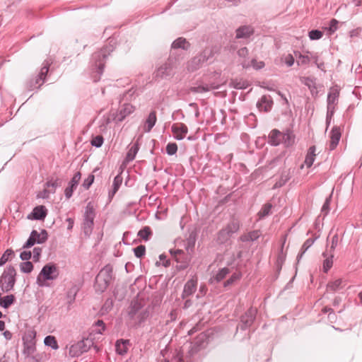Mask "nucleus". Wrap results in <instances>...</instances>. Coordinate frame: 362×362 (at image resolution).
Instances as JSON below:
<instances>
[{
    "label": "nucleus",
    "instance_id": "obj_60",
    "mask_svg": "<svg viewBox=\"0 0 362 362\" xmlns=\"http://www.w3.org/2000/svg\"><path fill=\"white\" fill-rule=\"evenodd\" d=\"M66 221L69 222L68 229H69V230L73 228L74 221L71 218H68L66 219Z\"/></svg>",
    "mask_w": 362,
    "mask_h": 362
},
{
    "label": "nucleus",
    "instance_id": "obj_51",
    "mask_svg": "<svg viewBox=\"0 0 362 362\" xmlns=\"http://www.w3.org/2000/svg\"><path fill=\"white\" fill-rule=\"evenodd\" d=\"M338 21L336 19H332L330 21L329 30L331 33L335 32L337 29Z\"/></svg>",
    "mask_w": 362,
    "mask_h": 362
},
{
    "label": "nucleus",
    "instance_id": "obj_43",
    "mask_svg": "<svg viewBox=\"0 0 362 362\" xmlns=\"http://www.w3.org/2000/svg\"><path fill=\"white\" fill-rule=\"evenodd\" d=\"M341 284V279L335 280L334 281L328 284L327 289L332 291H336L340 286Z\"/></svg>",
    "mask_w": 362,
    "mask_h": 362
},
{
    "label": "nucleus",
    "instance_id": "obj_5",
    "mask_svg": "<svg viewBox=\"0 0 362 362\" xmlns=\"http://www.w3.org/2000/svg\"><path fill=\"white\" fill-rule=\"evenodd\" d=\"M59 275V271L57 265L54 263H48L42 268L39 275L37 277V282L41 286H47L45 284L41 283L42 278L45 281H54L58 278Z\"/></svg>",
    "mask_w": 362,
    "mask_h": 362
},
{
    "label": "nucleus",
    "instance_id": "obj_22",
    "mask_svg": "<svg viewBox=\"0 0 362 362\" xmlns=\"http://www.w3.org/2000/svg\"><path fill=\"white\" fill-rule=\"evenodd\" d=\"M62 179L57 177H51L46 182V183L45 184V186L46 187L53 188V190H52L51 192L54 193L56 188L60 187L62 185Z\"/></svg>",
    "mask_w": 362,
    "mask_h": 362
},
{
    "label": "nucleus",
    "instance_id": "obj_59",
    "mask_svg": "<svg viewBox=\"0 0 362 362\" xmlns=\"http://www.w3.org/2000/svg\"><path fill=\"white\" fill-rule=\"evenodd\" d=\"M247 53H248V50L246 47H243L238 51V54L240 56H245L247 54Z\"/></svg>",
    "mask_w": 362,
    "mask_h": 362
},
{
    "label": "nucleus",
    "instance_id": "obj_35",
    "mask_svg": "<svg viewBox=\"0 0 362 362\" xmlns=\"http://www.w3.org/2000/svg\"><path fill=\"white\" fill-rule=\"evenodd\" d=\"M13 252L11 249L6 250L0 258V267L4 265L8 260L9 257L13 255Z\"/></svg>",
    "mask_w": 362,
    "mask_h": 362
},
{
    "label": "nucleus",
    "instance_id": "obj_44",
    "mask_svg": "<svg viewBox=\"0 0 362 362\" xmlns=\"http://www.w3.org/2000/svg\"><path fill=\"white\" fill-rule=\"evenodd\" d=\"M93 181H94V175H89L88 176V177L83 180L82 185L86 189H88L90 187V185L93 184Z\"/></svg>",
    "mask_w": 362,
    "mask_h": 362
},
{
    "label": "nucleus",
    "instance_id": "obj_24",
    "mask_svg": "<svg viewBox=\"0 0 362 362\" xmlns=\"http://www.w3.org/2000/svg\"><path fill=\"white\" fill-rule=\"evenodd\" d=\"M139 144L138 143L133 144L129 148L128 152L126 156L127 161L133 160L139 151Z\"/></svg>",
    "mask_w": 362,
    "mask_h": 362
},
{
    "label": "nucleus",
    "instance_id": "obj_26",
    "mask_svg": "<svg viewBox=\"0 0 362 362\" xmlns=\"http://www.w3.org/2000/svg\"><path fill=\"white\" fill-rule=\"evenodd\" d=\"M44 344L45 346H49L54 350H57L59 349V345L56 338L54 336L49 335L45 337L44 339Z\"/></svg>",
    "mask_w": 362,
    "mask_h": 362
},
{
    "label": "nucleus",
    "instance_id": "obj_28",
    "mask_svg": "<svg viewBox=\"0 0 362 362\" xmlns=\"http://www.w3.org/2000/svg\"><path fill=\"white\" fill-rule=\"evenodd\" d=\"M134 111V107L131 104H124L120 110V115H122L119 120H122L126 116L130 115Z\"/></svg>",
    "mask_w": 362,
    "mask_h": 362
},
{
    "label": "nucleus",
    "instance_id": "obj_39",
    "mask_svg": "<svg viewBox=\"0 0 362 362\" xmlns=\"http://www.w3.org/2000/svg\"><path fill=\"white\" fill-rule=\"evenodd\" d=\"M177 151V146L175 143H169L166 146V152L168 155H174Z\"/></svg>",
    "mask_w": 362,
    "mask_h": 362
},
{
    "label": "nucleus",
    "instance_id": "obj_7",
    "mask_svg": "<svg viewBox=\"0 0 362 362\" xmlns=\"http://www.w3.org/2000/svg\"><path fill=\"white\" fill-rule=\"evenodd\" d=\"M35 337L36 332L34 330H28L22 338L23 354L27 358L32 357L36 351Z\"/></svg>",
    "mask_w": 362,
    "mask_h": 362
},
{
    "label": "nucleus",
    "instance_id": "obj_13",
    "mask_svg": "<svg viewBox=\"0 0 362 362\" xmlns=\"http://www.w3.org/2000/svg\"><path fill=\"white\" fill-rule=\"evenodd\" d=\"M197 286V280L196 279H192L185 284L183 289V292L182 294V298H186L193 294Z\"/></svg>",
    "mask_w": 362,
    "mask_h": 362
},
{
    "label": "nucleus",
    "instance_id": "obj_53",
    "mask_svg": "<svg viewBox=\"0 0 362 362\" xmlns=\"http://www.w3.org/2000/svg\"><path fill=\"white\" fill-rule=\"evenodd\" d=\"M51 192L47 189H45L37 194L38 198L47 199L49 198V193Z\"/></svg>",
    "mask_w": 362,
    "mask_h": 362
},
{
    "label": "nucleus",
    "instance_id": "obj_47",
    "mask_svg": "<svg viewBox=\"0 0 362 362\" xmlns=\"http://www.w3.org/2000/svg\"><path fill=\"white\" fill-rule=\"evenodd\" d=\"M332 266V258H327L323 263V268L325 272H327Z\"/></svg>",
    "mask_w": 362,
    "mask_h": 362
},
{
    "label": "nucleus",
    "instance_id": "obj_15",
    "mask_svg": "<svg viewBox=\"0 0 362 362\" xmlns=\"http://www.w3.org/2000/svg\"><path fill=\"white\" fill-rule=\"evenodd\" d=\"M47 216V209L44 206H36L33 209L31 214L28 215V218H30L31 216L35 220H43Z\"/></svg>",
    "mask_w": 362,
    "mask_h": 362
},
{
    "label": "nucleus",
    "instance_id": "obj_27",
    "mask_svg": "<svg viewBox=\"0 0 362 362\" xmlns=\"http://www.w3.org/2000/svg\"><path fill=\"white\" fill-rule=\"evenodd\" d=\"M315 54H314L315 56ZM313 54L308 52V54H302L300 53L298 54L297 64L298 65H305L310 63L311 59H313Z\"/></svg>",
    "mask_w": 362,
    "mask_h": 362
},
{
    "label": "nucleus",
    "instance_id": "obj_34",
    "mask_svg": "<svg viewBox=\"0 0 362 362\" xmlns=\"http://www.w3.org/2000/svg\"><path fill=\"white\" fill-rule=\"evenodd\" d=\"M272 208V205L271 204L267 203V204H264L262 206V208L261 209V210L259 211L258 216L260 218H263V217L269 215Z\"/></svg>",
    "mask_w": 362,
    "mask_h": 362
},
{
    "label": "nucleus",
    "instance_id": "obj_40",
    "mask_svg": "<svg viewBox=\"0 0 362 362\" xmlns=\"http://www.w3.org/2000/svg\"><path fill=\"white\" fill-rule=\"evenodd\" d=\"M303 82L305 85L308 86L311 91H313L314 89H316L315 82V80H313V78L308 77L304 78Z\"/></svg>",
    "mask_w": 362,
    "mask_h": 362
},
{
    "label": "nucleus",
    "instance_id": "obj_6",
    "mask_svg": "<svg viewBox=\"0 0 362 362\" xmlns=\"http://www.w3.org/2000/svg\"><path fill=\"white\" fill-rule=\"evenodd\" d=\"M52 63V62L51 59L45 60L42 67L35 78L30 79L26 83V88L28 90H33L35 88H38L44 83L45 77L49 71V66Z\"/></svg>",
    "mask_w": 362,
    "mask_h": 362
},
{
    "label": "nucleus",
    "instance_id": "obj_38",
    "mask_svg": "<svg viewBox=\"0 0 362 362\" xmlns=\"http://www.w3.org/2000/svg\"><path fill=\"white\" fill-rule=\"evenodd\" d=\"M323 35L322 32L317 30H313L309 32V37L312 40H319Z\"/></svg>",
    "mask_w": 362,
    "mask_h": 362
},
{
    "label": "nucleus",
    "instance_id": "obj_10",
    "mask_svg": "<svg viewBox=\"0 0 362 362\" xmlns=\"http://www.w3.org/2000/svg\"><path fill=\"white\" fill-rule=\"evenodd\" d=\"M48 238L47 232L46 230L42 229L40 233L33 230L30 234L28 240L23 246V249H27L33 246L35 243L42 244L47 241Z\"/></svg>",
    "mask_w": 362,
    "mask_h": 362
},
{
    "label": "nucleus",
    "instance_id": "obj_14",
    "mask_svg": "<svg viewBox=\"0 0 362 362\" xmlns=\"http://www.w3.org/2000/svg\"><path fill=\"white\" fill-rule=\"evenodd\" d=\"M341 131L337 127H334L330 132L329 148L334 149L339 144L341 138Z\"/></svg>",
    "mask_w": 362,
    "mask_h": 362
},
{
    "label": "nucleus",
    "instance_id": "obj_20",
    "mask_svg": "<svg viewBox=\"0 0 362 362\" xmlns=\"http://www.w3.org/2000/svg\"><path fill=\"white\" fill-rule=\"evenodd\" d=\"M272 102L267 97L263 96L257 103V107L260 111L268 112L271 110Z\"/></svg>",
    "mask_w": 362,
    "mask_h": 362
},
{
    "label": "nucleus",
    "instance_id": "obj_50",
    "mask_svg": "<svg viewBox=\"0 0 362 362\" xmlns=\"http://www.w3.org/2000/svg\"><path fill=\"white\" fill-rule=\"evenodd\" d=\"M240 277V274H234L231 277L224 283V286H226L230 284H233L235 281L239 279Z\"/></svg>",
    "mask_w": 362,
    "mask_h": 362
},
{
    "label": "nucleus",
    "instance_id": "obj_18",
    "mask_svg": "<svg viewBox=\"0 0 362 362\" xmlns=\"http://www.w3.org/2000/svg\"><path fill=\"white\" fill-rule=\"evenodd\" d=\"M339 95V90L337 87H332L329 89L328 97H327V103L328 107L330 108L332 105L335 104V103L338 100V97Z\"/></svg>",
    "mask_w": 362,
    "mask_h": 362
},
{
    "label": "nucleus",
    "instance_id": "obj_37",
    "mask_svg": "<svg viewBox=\"0 0 362 362\" xmlns=\"http://www.w3.org/2000/svg\"><path fill=\"white\" fill-rule=\"evenodd\" d=\"M134 255L138 258H141L146 252V247L144 245H139L134 249Z\"/></svg>",
    "mask_w": 362,
    "mask_h": 362
},
{
    "label": "nucleus",
    "instance_id": "obj_23",
    "mask_svg": "<svg viewBox=\"0 0 362 362\" xmlns=\"http://www.w3.org/2000/svg\"><path fill=\"white\" fill-rule=\"evenodd\" d=\"M129 345V340L117 341L116 344V351L118 354L122 355L127 353Z\"/></svg>",
    "mask_w": 362,
    "mask_h": 362
},
{
    "label": "nucleus",
    "instance_id": "obj_41",
    "mask_svg": "<svg viewBox=\"0 0 362 362\" xmlns=\"http://www.w3.org/2000/svg\"><path fill=\"white\" fill-rule=\"evenodd\" d=\"M241 320L246 325H250L253 320L252 311H249L248 313H245V315L242 317Z\"/></svg>",
    "mask_w": 362,
    "mask_h": 362
},
{
    "label": "nucleus",
    "instance_id": "obj_21",
    "mask_svg": "<svg viewBox=\"0 0 362 362\" xmlns=\"http://www.w3.org/2000/svg\"><path fill=\"white\" fill-rule=\"evenodd\" d=\"M253 32L254 30L252 27L247 25L242 26L236 30V37H248L253 33Z\"/></svg>",
    "mask_w": 362,
    "mask_h": 362
},
{
    "label": "nucleus",
    "instance_id": "obj_1",
    "mask_svg": "<svg viewBox=\"0 0 362 362\" xmlns=\"http://www.w3.org/2000/svg\"><path fill=\"white\" fill-rule=\"evenodd\" d=\"M105 329V325L103 320H98L90 328V333L89 337L78 341L75 345L70 348V353L74 352V354L78 355L82 353L86 352L89 350L90 346L93 345V338L92 334L95 332L101 334L102 332Z\"/></svg>",
    "mask_w": 362,
    "mask_h": 362
},
{
    "label": "nucleus",
    "instance_id": "obj_62",
    "mask_svg": "<svg viewBox=\"0 0 362 362\" xmlns=\"http://www.w3.org/2000/svg\"><path fill=\"white\" fill-rule=\"evenodd\" d=\"M199 291H200V292H202L204 294H205V293H206V286H202L200 287V290H199Z\"/></svg>",
    "mask_w": 362,
    "mask_h": 362
},
{
    "label": "nucleus",
    "instance_id": "obj_12",
    "mask_svg": "<svg viewBox=\"0 0 362 362\" xmlns=\"http://www.w3.org/2000/svg\"><path fill=\"white\" fill-rule=\"evenodd\" d=\"M172 132L175 139L182 140L186 136L188 128L183 123H175L172 125Z\"/></svg>",
    "mask_w": 362,
    "mask_h": 362
},
{
    "label": "nucleus",
    "instance_id": "obj_45",
    "mask_svg": "<svg viewBox=\"0 0 362 362\" xmlns=\"http://www.w3.org/2000/svg\"><path fill=\"white\" fill-rule=\"evenodd\" d=\"M259 237V232L258 231H252L248 233V235L242 237V239L243 240H255Z\"/></svg>",
    "mask_w": 362,
    "mask_h": 362
},
{
    "label": "nucleus",
    "instance_id": "obj_36",
    "mask_svg": "<svg viewBox=\"0 0 362 362\" xmlns=\"http://www.w3.org/2000/svg\"><path fill=\"white\" fill-rule=\"evenodd\" d=\"M229 272L230 271L228 268H223L217 273L214 279L216 281H220L223 280L229 274Z\"/></svg>",
    "mask_w": 362,
    "mask_h": 362
},
{
    "label": "nucleus",
    "instance_id": "obj_9",
    "mask_svg": "<svg viewBox=\"0 0 362 362\" xmlns=\"http://www.w3.org/2000/svg\"><path fill=\"white\" fill-rule=\"evenodd\" d=\"M95 218V209L91 202L88 203L85 212L84 220L83 224V232L86 235L88 236L92 232L93 227V221Z\"/></svg>",
    "mask_w": 362,
    "mask_h": 362
},
{
    "label": "nucleus",
    "instance_id": "obj_55",
    "mask_svg": "<svg viewBox=\"0 0 362 362\" xmlns=\"http://www.w3.org/2000/svg\"><path fill=\"white\" fill-rule=\"evenodd\" d=\"M252 65L255 69H259L264 66V64L263 62H257L256 60H252Z\"/></svg>",
    "mask_w": 362,
    "mask_h": 362
},
{
    "label": "nucleus",
    "instance_id": "obj_54",
    "mask_svg": "<svg viewBox=\"0 0 362 362\" xmlns=\"http://www.w3.org/2000/svg\"><path fill=\"white\" fill-rule=\"evenodd\" d=\"M313 60L314 61V62L316 64V65L317 66V67L320 69L325 71V69H324V68H325L324 63L323 62H319L318 57L317 55H315V56L313 57Z\"/></svg>",
    "mask_w": 362,
    "mask_h": 362
},
{
    "label": "nucleus",
    "instance_id": "obj_63",
    "mask_svg": "<svg viewBox=\"0 0 362 362\" xmlns=\"http://www.w3.org/2000/svg\"><path fill=\"white\" fill-rule=\"evenodd\" d=\"M190 305H191V301H190V300H187L185 301V303L184 307H185V308H188L189 306H190Z\"/></svg>",
    "mask_w": 362,
    "mask_h": 362
},
{
    "label": "nucleus",
    "instance_id": "obj_25",
    "mask_svg": "<svg viewBox=\"0 0 362 362\" xmlns=\"http://www.w3.org/2000/svg\"><path fill=\"white\" fill-rule=\"evenodd\" d=\"M15 298L13 295H8L4 298H1V293H0V306L8 308L14 302Z\"/></svg>",
    "mask_w": 362,
    "mask_h": 362
},
{
    "label": "nucleus",
    "instance_id": "obj_52",
    "mask_svg": "<svg viewBox=\"0 0 362 362\" xmlns=\"http://www.w3.org/2000/svg\"><path fill=\"white\" fill-rule=\"evenodd\" d=\"M285 63L288 66H291L294 64V58L291 54H288L284 59Z\"/></svg>",
    "mask_w": 362,
    "mask_h": 362
},
{
    "label": "nucleus",
    "instance_id": "obj_3",
    "mask_svg": "<svg viewBox=\"0 0 362 362\" xmlns=\"http://www.w3.org/2000/svg\"><path fill=\"white\" fill-rule=\"evenodd\" d=\"M113 267L110 264L103 267L95 278V288L98 292H103L112 280Z\"/></svg>",
    "mask_w": 362,
    "mask_h": 362
},
{
    "label": "nucleus",
    "instance_id": "obj_31",
    "mask_svg": "<svg viewBox=\"0 0 362 362\" xmlns=\"http://www.w3.org/2000/svg\"><path fill=\"white\" fill-rule=\"evenodd\" d=\"M216 88H218V86H213V85H211V86H198V87H194V88H192L191 90L193 92H197V93H200V92H206V91H209L211 90H214V89H216Z\"/></svg>",
    "mask_w": 362,
    "mask_h": 362
},
{
    "label": "nucleus",
    "instance_id": "obj_46",
    "mask_svg": "<svg viewBox=\"0 0 362 362\" xmlns=\"http://www.w3.org/2000/svg\"><path fill=\"white\" fill-rule=\"evenodd\" d=\"M42 252V248L39 247H36L33 249V260L35 262H37L40 259V255Z\"/></svg>",
    "mask_w": 362,
    "mask_h": 362
},
{
    "label": "nucleus",
    "instance_id": "obj_33",
    "mask_svg": "<svg viewBox=\"0 0 362 362\" xmlns=\"http://www.w3.org/2000/svg\"><path fill=\"white\" fill-rule=\"evenodd\" d=\"M151 235V228L148 226L144 227L143 229L140 230L138 233V236L141 238L147 240L149 238V236Z\"/></svg>",
    "mask_w": 362,
    "mask_h": 362
},
{
    "label": "nucleus",
    "instance_id": "obj_2",
    "mask_svg": "<svg viewBox=\"0 0 362 362\" xmlns=\"http://www.w3.org/2000/svg\"><path fill=\"white\" fill-rule=\"evenodd\" d=\"M113 49L111 46L105 47L100 51L95 52L91 57L90 67L93 71L101 75L104 66L110 56Z\"/></svg>",
    "mask_w": 362,
    "mask_h": 362
},
{
    "label": "nucleus",
    "instance_id": "obj_61",
    "mask_svg": "<svg viewBox=\"0 0 362 362\" xmlns=\"http://www.w3.org/2000/svg\"><path fill=\"white\" fill-rule=\"evenodd\" d=\"M5 329V322L0 320V331H4Z\"/></svg>",
    "mask_w": 362,
    "mask_h": 362
},
{
    "label": "nucleus",
    "instance_id": "obj_58",
    "mask_svg": "<svg viewBox=\"0 0 362 362\" xmlns=\"http://www.w3.org/2000/svg\"><path fill=\"white\" fill-rule=\"evenodd\" d=\"M3 334L6 339L7 340H10L13 336L12 333L8 330L4 331Z\"/></svg>",
    "mask_w": 362,
    "mask_h": 362
},
{
    "label": "nucleus",
    "instance_id": "obj_29",
    "mask_svg": "<svg viewBox=\"0 0 362 362\" xmlns=\"http://www.w3.org/2000/svg\"><path fill=\"white\" fill-rule=\"evenodd\" d=\"M173 47L174 48L187 49L189 47V43L185 38L180 37L173 42Z\"/></svg>",
    "mask_w": 362,
    "mask_h": 362
},
{
    "label": "nucleus",
    "instance_id": "obj_42",
    "mask_svg": "<svg viewBox=\"0 0 362 362\" xmlns=\"http://www.w3.org/2000/svg\"><path fill=\"white\" fill-rule=\"evenodd\" d=\"M103 138L102 136H96L95 137L93 138L91 141V145L99 148L103 145Z\"/></svg>",
    "mask_w": 362,
    "mask_h": 362
},
{
    "label": "nucleus",
    "instance_id": "obj_48",
    "mask_svg": "<svg viewBox=\"0 0 362 362\" xmlns=\"http://www.w3.org/2000/svg\"><path fill=\"white\" fill-rule=\"evenodd\" d=\"M32 254L30 251H23L21 253L20 257L22 260L26 262L31 258Z\"/></svg>",
    "mask_w": 362,
    "mask_h": 362
},
{
    "label": "nucleus",
    "instance_id": "obj_30",
    "mask_svg": "<svg viewBox=\"0 0 362 362\" xmlns=\"http://www.w3.org/2000/svg\"><path fill=\"white\" fill-rule=\"evenodd\" d=\"M20 269L23 273L29 274L33 269V264L31 262L26 261V262L21 263Z\"/></svg>",
    "mask_w": 362,
    "mask_h": 362
},
{
    "label": "nucleus",
    "instance_id": "obj_19",
    "mask_svg": "<svg viewBox=\"0 0 362 362\" xmlns=\"http://www.w3.org/2000/svg\"><path fill=\"white\" fill-rule=\"evenodd\" d=\"M315 151L316 148L315 146H310L309 148L304 161V163L307 166V168L311 167L312 165L313 164V162L316 156Z\"/></svg>",
    "mask_w": 362,
    "mask_h": 362
},
{
    "label": "nucleus",
    "instance_id": "obj_64",
    "mask_svg": "<svg viewBox=\"0 0 362 362\" xmlns=\"http://www.w3.org/2000/svg\"><path fill=\"white\" fill-rule=\"evenodd\" d=\"M328 204H329V202H328V201L327 200V201L325 202V203L324 204L323 206H322V210H325V209H327V206H328Z\"/></svg>",
    "mask_w": 362,
    "mask_h": 362
},
{
    "label": "nucleus",
    "instance_id": "obj_57",
    "mask_svg": "<svg viewBox=\"0 0 362 362\" xmlns=\"http://www.w3.org/2000/svg\"><path fill=\"white\" fill-rule=\"evenodd\" d=\"M122 182V179L119 177H115V193L116 192L119 185Z\"/></svg>",
    "mask_w": 362,
    "mask_h": 362
},
{
    "label": "nucleus",
    "instance_id": "obj_56",
    "mask_svg": "<svg viewBox=\"0 0 362 362\" xmlns=\"http://www.w3.org/2000/svg\"><path fill=\"white\" fill-rule=\"evenodd\" d=\"M171 254L175 257L176 261H179L177 259V255H180L183 253V251L181 250H171Z\"/></svg>",
    "mask_w": 362,
    "mask_h": 362
},
{
    "label": "nucleus",
    "instance_id": "obj_16",
    "mask_svg": "<svg viewBox=\"0 0 362 362\" xmlns=\"http://www.w3.org/2000/svg\"><path fill=\"white\" fill-rule=\"evenodd\" d=\"M284 140L283 133L277 129H273L269 135V142L274 146L280 144Z\"/></svg>",
    "mask_w": 362,
    "mask_h": 362
},
{
    "label": "nucleus",
    "instance_id": "obj_49",
    "mask_svg": "<svg viewBox=\"0 0 362 362\" xmlns=\"http://www.w3.org/2000/svg\"><path fill=\"white\" fill-rule=\"evenodd\" d=\"M112 306H113V300L107 299V301L105 302V303L104 304L102 310L107 312L108 310H110L112 309Z\"/></svg>",
    "mask_w": 362,
    "mask_h": 362
},
{
    "label": "nucleus",
    "instance_id": "obj_32",
    "mask_svg": "<svg viewBox=\"0 0 362 362\" xmlns=\"http://www.w3.org/2000/svg\"><path fill=\"white\" fill-rule=\"evenodd\" d=\"M284 140L281 143H284L286 146H291L294 143V136L289 132L283 133Z\"/></svg>",
    "mask_w": 362,
    "mask_h": 362
},
{
    "label": "nucleus",
    "instance_id": "obj_8",
    "mask_svg": "<svg viewBox=\"0 0 362 362\" xmlns=\"http://www.w3.org/2000/svg\"><path fill=\"white\" fill-rule=\"evenodd\" d=\"M16 274V269L12 266L7 267L3 272L0 278V288L2 292H8L13 288Z\"/></svg>",
    "mask_w": 362,
    "mask_h": 362
},
{
    "label": "nucleus",
    "instance_id": "obj_17",
    "mask_svg": "<svg viewBox=\"0 0 362 362\" xmlns=\"http://www.w3.org/2000/svg\"><path fill=\"white\" fill-rule=\"evenodd\" d=\"M157 120L156 113L155 111H152L149 115L148 118L146 120L145 124L144 126V130L146 132H149L153 127L155 125Z\"/></svg>",
    "mask_w": 362,
    "mask_h": 362
},
{
    "label": "nucleus",
    "instance_id": "obj_4",
    "mask_svg": "<svg viewBox=\"0 0 362 362\" xmlns=\"http://www.w3.org/2000/svg\"><path fill=\"white\" fill-rule=\"evenodd\" d=\"M240 228V221L235 218L231 220L218 232L217 240L224 243L230 240L233 234L237 233Z\"/></svg>",
    "mask_w": 362,
    "mask_h": 362
},
{
    "label": "nucleus",
    "instance_id": "obj_11",
    "mask_svg": "<svg viewBox=\"0 0 362 362\" xmlns=\"http://www.w3.org/2000/svg\"><path fill=\"white\" fill-rule=\"evenodd\" d=\"M81 178V174L80 172H77L74 174L69 182L68 187L64 190V194L66 199H70L72 197L74 191L76 189L78 182Z\"/></svg>",
    "mask_w": 362,
    "mask_h": 362
}]
</instances>
